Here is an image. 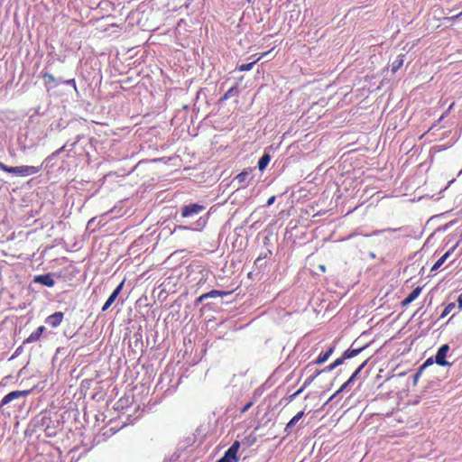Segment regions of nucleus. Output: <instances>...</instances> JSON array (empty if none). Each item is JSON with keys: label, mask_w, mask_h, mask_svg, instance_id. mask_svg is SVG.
<instances>
[{"label": "nucleus", "mask_w": 462, "mask_h": 462, "mask_svg": "<svg viewBox=\"0 0 462 462\" xmlns=\"http://www.w3.org/2000/svg\"><path fill=\"white\" fill-rule=\"evenodd\" d=\"M0 170L5 171L7 173H13V174H16L19 176L26 177L29 175H33V174L38 173L42 170V166L23 165V166L12 167V166H7L5 163H3L2 162H0Z\"/></svg>", "instance_id": "1"}, {"label": "nucleus", "mask_w": 462, "mask_h": 462, "mask_svg": "<svg viewBox=\"0 0 462 462\" xmlns=\"http://www.w3.org/2000/svg\"><path fill=\"white\" fill-rule=\"evenodd\" d=\"M334 350H335V346L332 345L328 348V350L326 352L320 353L316 360L310 362L308 365H306L302 368V374L311 372L313 366L324 364L329 358V356L333 354Z\"/></svg>", "instance_id": "2"}, {"label": "nucleus", "mask_w": 462, "mask_h": 462, "mask_svg": "<svg viewBox=\"0 0 462 462\" xmlns=\"http://www.w3.org/2000/svg\"><path fill=\"white\" fill-rule=\"evenodd\" d=\"M363 348H357V349H347L346 350L342 356L337 358L333 363H331L329 365L326 366L324 369L326 372H331L332 370H334L336 367L341 365L344 361L346 359H349V358H352V357H355L356 356H357L361 351H362Z\"/></svg>", "instance_id": "3"}, {"label": "nucleus", "mask_w": 462, "mask_h": 462, "mask_svg": "<svg viewBox=\"0 0 462 462\" xmlns=\"http://www.w3.org/2000/svg\"><path fill=\"white\" fill-rule=\"evenodd\" d=\"M239 448L240 442L236 440L217 462H238L237 452Z\"/></svg>", "instance_id": "4"}, {"label": "nucleus", "mask_w": 462, "mask_h": 462, "mask_svg": "<svg viewBox=\"0 0 462 462\" xmlns=\"http://www.w3.org/2000/svg\"><path fill=\"white\" fill-rule=\"evenodd\" d=\"M252 171V169L244 170L234 178L233 182L236 184L237 190L245 189L249 185Z\"/></svg>", "instance_id": "5"}, {"label": "nucleus", "mask_w": 462, "mask_h": 462, "mask_svg": "<svg viewBox=\"0 0 462 462\" xmlns=\"http://www.w3.org/2000/svg\"><path fill=\"white\" fill-rule=\"evenodd\" d=\"M32 389L23 390V391H13L3 397L0 402V407H3L9 402L19 399L21 397H26L32 393Z\"/></svg>", "instance_id": "6"}, {"label": "nucleus", "mask_w": 462, "mask_h": 462, "mask_svg": "<svg viewBox=\"0 0 462 462\" xmlns=\"http://www.w3.org/2000/svg\"><path fill=\"white\" fill-rule=\"evenodd\" d=\"M205 206L198 204V203H192L189 205H186L181 208V217H189L194 215H198L203 210H205Z\"/></svg>", "instance_id": "7"}, {"label": "nucleus", "mask_w": 462, "mask_h": 462, "mask_svg": "<svg viewBox=\"0 0 462 462\" xmlns=\"http://www.w3.org/2000/svg\"><path fill=\"white\" fill-rule=\"evenodd\" d=\"M448 350H449V346L447 344L441 346L439 348V350L435 356V361L439 365H441V366L450 365V363L446 361V356H447Z\"/></svg>", "instance_id": "8"}, {"label": "nucleus", "mask_w": 462, "mask_h": 462, "mask_svg": "<svg viewBox=\"0 0 462 462\" xmlns=\"http://www.w3.org/2000/svg\"><path fill=\"white\" fill-rule=\"evenodd\" d=\"M125 281H122L119 285L114 290V291L111 293V295L108 297L106 301L102 307V311L107 310L111 305L115 302L118 295L120 294L123 287H124Z\"/></svg>", "instance_id": "9"}, {"label": "nucleus", "mask_w": 462, "mask_h": 462, "mask_svg": "<svg viewBox=\"0 0 462 462\" xmlns=\"http://www.w3.org/2000/svg\"><path fill=\"white\" fill-rule=\"evenodd\" d=\"M64 314L61 311L55 312L46 319V323L52 328H57L63 320Z\"/></svg>", "instance_id": "10"}, {"label": "nucleus", "mask_w": 462, "mask_h": 462, "mask_svg": "<svg viewBox=\"0 0 462 462\" xmlns=\"http://www.w3.org/2000/svg\"><path fill=\"white\" fill-rule=\"evenodd\" d=\"M325 369H317V368H312L311 372H309V373H306V374H309L308 377L306 378V380L304 381L303 383V387H308L310 386L313 382L314 380L322 373H325ZM305 374V373H301V375Z\"/></svg>", "instance_id": "11"}, {"label": "nucleus", "mask_w": 462, "mask_h": 462, "mask_svg": "<svg viewBox=\"0 0 462 462\" xmlns=\"http://www.w3.org/2000/svg\"><path fill=\"white\" fill-rule=\"evenodd\" d=\"M422 287L418 286L416 287L402 302V307H407L409 304H411L413 300H415L420 294L421 293Z\"/></svg>", "instance_id": "12"}, {"label": "nucleus", "mask_w": 462, "mask_h": 462, "mask_svg": "<svg viewBox=\"0 0 462 462\" xmlns=\"http://www.w3.org/2000/svg\"><path fill=\"white\" fill-rule=\"evenodd\" d=\"M303 416H304V411H300L291 419V420L286 424V426L284 428V431L286 432V435H290L291 433L293 427L299 422V420Z\"/></svg>", "instance_id": "13"}, {"label": "nucleus", "mask_w": 462, "mask_h": 462, "mask_svg": "<svg viewBox=\"0 0 462 462\" xmlns=\"http://www.w3.org/2000/svg\"><path fill=\"white\" fill-rule=\"evenodd\" d=\"M34 282H39L47 287H53L55 284V281H54L52 275L50 273L36 276L34 278Z\"/></svg>", "instance_id": "14"}, {"label": "nucleus", "mask_w": 462, "mask_h": 462, "mask_svg": "<svg viewBox=\"0 0 462 462\" xmlns=\"http://www.w3.org/2000/svg\"><path fill=\"white\" fill-rule=\"evenodd\" d=\"M45 330V328L43 326H40L36 330H34L33 332H32L29 337L24 340V344L26 343H33V342H36L38 341L42 333L44 332Z\"/></svg>", "instance_id": "15"}, {"label": "nucleus", "mask_w": 462, "mask_h": 462, "mask_svg": "<svg viewBox=\"0 0 462 462\" xmlns=\"http://www.w3.org/2000/svg\"><path fill=\"white\" fill-rule=\"evenodd\" d=\"M271 51H272V50L269 51L262 53L256 60H254V61H252L250 63L239 65L237 67V69L239 71H248V70H251L253 69V67L254 66V64H256L261 59H263L264 56L269 54Z\"/></svg>", "instance_id": "16"}, {"label": "nucleus", "mask_w": 462, "mask_h": 462, "mask_svg": "<svg viewBox=\"0 0 462 462\" xmlns=\"http://www.w3.org/2000/svg\"><path fill=\"white\" fill-rule=\"evenodd\" d=\"M452 250H448L431 267L430 272H436L444 263L445 261L449 257Z\"/></svg>", "instance_id": "17"}, {"label": "nucleus", "mask_w": 462, "mask_h": 462, "mask_svg": "<svg viewBox=\"0 0 462 462\" xmlns=\"http://www.w3.org/2000/svg\"><path fill=\"white\" fill-rule=\"evenodd\" d=\"M404 62V55L400 54L396 57V59L392 63V71L395 73L399 69H401Z\"/></svg>", "instance_id": "18"}, {"label": "nucleus", "mask_w": 462, "mask_h": 462, "mask_svg": "<svg viewBox=\"0 0 462 462\" xmlns=\"http://www.w3.org/2000/svg\"><path fill=\"white\" fill-rule=\"evenodd\" d=\"M231 291H217V290H212L208 292L204 293V297L207 299L208 298H216V297H223L229 295Z\"/></svg>", "instance_id": "19"}, {"label": "nucleus", "mask_w": 462, "mask_h": 462, "mask_svg": "<svg viewBox=\"0 0 462 462\" xmlns=\"http://www.w3.org/2000/svg\"><path fill=\"white\" fill-rule=\"evenodd\" d=\"M270 160H271L270 155H269V154H267V153H264V154L260 158V160H259V162H258V169H259L260 171H263V170L267 167L268 163L270 162Z\"/></svg>", "instance_id": "20"}, {"label": "nucleus", "mask_w": 462, "mask_h": 462, "mask_svg": "<svg viewBox=\"0 0 462 462\" xmlns=\"http://www.w3.org/2000/svg\"><path fill=\"white\" fill-rule=\"evenodd\" d=\"M367 364V360H365V362H363L359 367L354 372V374L350 376V378L348 379V383H353L354 380L356 378V376L358 375V374L362 371V369Z\"/></svg>", "instance_id": "21"}, {"label": "nucleus", "mask_w": 462, "mask_h": 462, "mask_svg": "<svg viewBox=\"0 0 462 462\" xmlns=\"http://www.w3.org/2000/svg\"><path fill=\"white\" fill-rule=\"evenodd\" d=\"M456 305L454 302H450L448 303L443 310L441 315H440V318H444L446 316H448L454 309H455Z\"/></svg>", "instance_id": "22"}, {"label": "nucleus", "mask_w": 462, "mask_h": 462, "mask_svg": "<svg viewBox=\"0 0 462 462\" xmlns=\"http://www.w3.org/2000/svg\"><path fill=\"white\" fill-rule=\"evenodd\" d=\"M234 90L235 87L230 88L221 97V101L227 100L228 98H230L233 95Z\"/></svg>", "instance_id": "23"}, {"label": "nucleus", "mask_w": 462, "mask_h": 462, "mask_svg": "<svg viewBox=\"0 0 462 462\" xmlns=\"http://www.w3.org/2000/svg\"><path fill=\"white\" fill-rule=\"evenodd\" d=\"M351 383H348V380L346 382H345L341 387L337 391V393L333 395L336 396L337 394H338L339 393L345 391L346 389V387L350 384Z\"/></svg>", "instance_id": "24"}, {"label": "nucleus", "mask_w": 462, "mask_h": 462, "mask_svg": "<svg viewBox=\"0 0 462 462\" xmlns=\"http://www.w3.org/2000/svg\"><path fill=\"white\" fill-rule=\"evenodd\" d=\"M268 254H271V252L268 251L267 253L265 254H261L257 258L256 260L254 261V264H258V263L262 260V259H264L268 256Z\"/></svg>", "instance_id": "25"}, {"label": "nucleus", "mask_w": 462, "mask_h": 462, "mask_svg": "<svg viewBox=\"0 0 462 462\" xmlns=\"http://www.w3.org/2000/svg\"><path fill=\"white\" fill-rule=\"evenodd\" d=\"M253 405V402H249L248 403H246L242 409H241V412L242 413H245Z\"/></svg>", "instance_id": "26"}, {"label": "nucleus", "mask_w": 462, "mask_h": 462, "mask_svg": "<svg viewBox=\"0 0 462 462\" xmlns=\"http://www.w3.org/2000/svg\"><path fill=\"white\" fill-rule=\"evenodd\" d=\"M43 78H47L49 79L50 82H54L55 81V78L53 75L51 74H49V73H44Z\"/></svg>", "instance_id": "27"}, {"label": "nucleus", "mask_w": 462, "mask_h": 462, "mask_svg": "<svg viewBox=\"0 0 462 462\" xmlns=\"http://www.w3.org/2000/svg\"><path fill=\"white\" fill-rule=\"evenodd\" d=\"M454 106H455V103H452V104L448 106V110H447V111H446V112L441 116V117H440V118L442 119V118H444L445 116H447L448 115V113L453 109Z\"/></svg>", "instance_id": "28"}, {"label": "nucleus", "mask_w": 462, "mask_h": 462, "mask_svg": "<svg viewBox=\"0 0 462 462\" xmlns=\"http://www.w3.org/2000/svg\"><path fill=\"white\" fill-rule=\"evenodd\" d=\"M205 300H206V298L204 297V293H203L202 295H200L199 297H198L196 299L195 304L199 305V303L203 302Z\"/></svg>", "instance_id": "29"}, {"label": "nucleus", "mask_w": 462, "mask_h": 462, "mask_svg": "<svg viewBox=\"0 0 462 462\" xmlns=\"http://www.w3.org/2000/svg\"><path fill=\"white\" fill-rule=\"evenodd\" d=\"M275 199H276V198H275V196H272V197H270V198L268 199V200H267L266 205H267V206H271V205H273V204L274 203V201H275Z\"/></svg>", "instance_id": "30"}, {"label": "nucleus", "mask_w": 462, "mask_h": 462, "mask_svg": "<svg viewBox=\"0 0 462 462\" xmlns=\"http://www.w3.org/2000/svg\"><path fill=\"white\" fill-rule=\"evenodd\" d=\"M461 15H462V12H461V13H459L458 14H457V15L450 16V17H445L444 19H445V20H448V21H450V20H455V19L458 18V17H459V16H461Z\"/></svg>", "instance_id": "31"}, {"label": "nucleus", "mask_w": 462, "mask_h": 462, "mask_svg": "<svg viewBox=\"0 0 462 462\" xmlns=\"http://www.w3.org/2000/svg\"><path fill=\"white\" fill-rule=\"evenodd\" d=\"M458 308L462 309V293L457 298Z\"/></svg>", "instance_id": "32"}, {"label": "nucleus", "mask_w": 462, "mask_h": 462, "mask_svg": "<svg viewBox=\"0 0 462 462\" xmlns=\"http://www.w3.org/2000/svg\"><path fill=\"white\" fill-rule=\"evenodd\" d=\"M430 364H432V359H431V358H429V359H427V360L425 361V363H424V365H424V366H427V365H430Z\"/></svg>", "instance_id": "33"}, {"label": "nucleus", "mask_w": 462, "mask_h": 462, "mask_svg": "<svg viewBox=\"0 0 462 462\" xmlns=\"http://www.w3.org/2000/svg\"><path fill=\"white\" fill-rule=\"evenodd\" d=\"M305 388H306V387H303V385H302V386H301L298 391H296V392H295V394H298V395H299L300 393H301L303 392V390H304Z\"/></svg>", "instance_id": "34"}, {"label": "nucleus", "mask_w": 462, "mask_h": 462, "mask_svg": "<svg viewBox=\"0 0 462 462\" xmlns=\"http://www.w3.org/2000/svg\"><path fill=\"white\" fill-rule=\"evenodd\" d=\"M66 84H73L75 86L76 82H75V79H69L66 81Z\"/></svg>", "instance_id": "35"}, {"label": "nucleus", "mask_w": 462, "mask_h": 462, "mask_svg": "<svg viewBox=\"0 0 462 462\" xmlns=\"http://www.w3.org/2000/svg\"><path fill=\"white\" fill-rule=\"evenodd\" d=\"M7 379H9V376H5V377L1 381V383H0V387H1V386H3V385H5V380H7Z\"/></svg>", "instance_id": "36"}, {"label": "nucleus", "mask_w": 462, "mask_h": 462, "mask_svg": "<svg viewBox=\"0 0 462 462\" xmlns=\"http://www.w3.org/2000/svg\"><path fill=\"white\" fill-rule=\"evenodd\" d=\"M63 150V147H61L60 149L57 150L55 152L52 153V155H56V154H59L61 151Z\"/></svg>", "instance_id": "37"}, {"label": "nucleus", "mask_w": 462, "mask_h": 462, "mask_svg": "<svg viewBox=\"0 0 462 462\" xmlns=\"http://www.w3.org/2000/svg\"><path fill=\"white\" fill-rule=\"evenodd\" d=\"M297 395H298V394H295V393H294L293 394H291V395L290 396V399H291V400H293Z\"/></svg>", "instance_id": "38"}]
</instances>
